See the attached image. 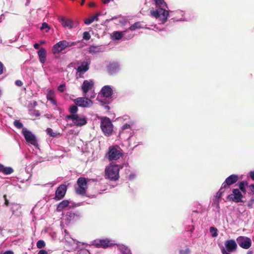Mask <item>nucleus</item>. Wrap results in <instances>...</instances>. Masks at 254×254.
<instances>
[{
    "instance_id": "obj_1",
    "label": "nucleus",
    "mask_w": 254,
    "mask_h": 254,
    "mask_svg": "<svg viewBox=\"0 0 254 254\" xmlns=\"http://www.w3.org/2000/svg\"><path fill=\"white\" fill-rule=\"evenodd\" d=\"M157 7L156 10H150L151 15L158 19L161 23L164 24L168 19L169 12L165 8L167 4L164 0H154Z\"/></svg>"
},
{
    "instance_id": "obj_2",
    "label": "nucleus",
    "mask_w": 254,
    "mask_h": 254,
    "mask_svg": "<svg viewBox=\"0 0 254 254\" xmlns=\"http://www.w3.org/2000/svg\"><path fill=\"white\" fill-rule=\"evenodd\" d=\"M123 151L118 145H112L109 147L108 151L105 155V158L109 161H116L123 157Z\"/></svg>"
},
{
    "instance_id": "obj_3",
    "label": "nucleus",
    "mask_w": 254,
    "mask_h": 254,
    "mask_svg": "<svg viewBox=\"0 0 254 254\" xmlns=\"http://www.w3.org/2000/svg\"><path fill=\"white\" fill-rule=\"evenodd\" d=\"M120 167L118 165H110L105 169V177L111 181H116L119 178Z\"/></svg>"
},
{
    "instance_id": "obj_4",
    "label": "nucleus",
    "mask_w": 254,
    "mask_h": 254,
    "mask_svg": "<svg viewBox=\"0 0 254 254\" xmlns=\"http://www.w3.org/2000/svg\"><path fill=\"white\" fill-rule=\"evenodd\" d=\"M100 127L105 135L109 136L112 135L113 131V125L110 118H101Z\"/></svg>"
},
{
    "instance_id": "obj_5",
    "label": "nucleus",
    "mask_w": 254,
    "mask_h": 254,
    "mask_svg": "<svg viewBox=\"0 0 254 254\" xmlns=\"http://www.w3.org/2000/svg\"><path fill=\"white\" fill-rule=\"evenodd\" d=\"M76 42H68L66 40H62L58 42L54 45L53 48V53L54 54L59 53L68 47H71L76 45Z\"/></svg>"
},
{
    "instance_id": "obj_6",
    "label": "nucleus",
    "mask_w": 254,
    "mask_h": 254,
    "mask_svg": "<svg viewBox=\"0 0 254 254\" xmlns=\"http://www.w3.org/2000/svg\"><path fill=\"white\" fill-rule=\"evenodd\" d=\"M94 245L97 248L108 249L117 245L115 241L108 238L97 239L94 241Z\"/></svg>"
},
{
    "instance_id": "obj_7",
    "label": "nucleus",
    "mask_w": 254,
    "mask_h": 254,
    "mask_svg": "<svg viewBox=\"0 0 254 254\" xmlns=\"http://www.w3.org/2000/svg\"><path fill=\"white\" fill-rule=\"evenodd\" d=\"M90 180L84 177H80L77 181L78 187L75 189V192L78 194L84 195L87 189V181Z\"/></svg>"
},
{
    "instance_id": "obj_8",
    "label": "nucleus",
    "mask_w": 254,
    "mask_h": 254,
    "mask_svg": "<svg viewBox=\"0 0 254 254\" xmlns=\"http://www.w3.org/2000/svg\"><path fill=\"white\" fill-rule=\"evenodd\" d=\"M65 118L72 120L74 126L81 127L87 124V119L85 117H81L78 115H67Z\"/></svg>"
},
{
    "instance_id": "obj_9",
    "label": "nucleus",
    "mask_w": 254,
    "mask_h": 254,
    "mask_svg": "<svg viewBox=\"0 0 254 254\" xmlns=\"http://www.w3.org/2000/svg\"><path fill=\"white\" fill-rule=\"evenodd\" d=\"M59 20L64 27L67 28L69 29L75 28L79 25V23L77 21H73L70 19L64 17H59Z\"/></svg>"
},
{
    "instance_id": "obj_10",
    "label": "nucleus",
    "mask_w": 254,
    "mask_h": 254,
    "mask_svg": "<svg viewBox=\"0 0 254 254\" xmlns=\"http://www.w3.org/2000/svg\"><path fill=\"white\" fill-rule=\"evenodd\" d=\"M232 194H230L228 195V199L237 203L243 202L242 199L243 195L238 189H233L232 190Z\"/></svg>"
},
{
    "instance_id": "obj_11",
    "label": "nucleus",
    "mask_w": 254,
    "mask_h": 254,
    "mask_svg": "<svg viewBox=\"0 0 254 254\" xmlns=\"http://www.w3.org/2000/svg\"><path fill=\"white\" fill-rule=\"evenodd\" d=\"M239 245L244 249H248L252 246V241L250 238L245 236H239L237 238Z\"/></svg>"
},
{
    "instance_id": "obj_12",
    "label": "nucleus",
    "mask_w": 254,
    "mask_h": 254,
    "mask_svg": "<svg viewBox=\"0 0 254 254\" xmlns=\"http://www.w3.org/2000/svg\"><path fill=\"white\" fill-rule=\"evenodd\" d=\"M75 104L79 107L83 108L90 107L92 105V101L88 98L78 97L74 100Z\"/></svg>"
},
{
    "instance_id": "obj_13",
    "label": "nucleus",
    "mask_w": 254,
    "mask_h": 254,
    "mask_svg": "<svg viewBox=\"0 0 254 254\" xmlns=\"http://www.w3.org/2000/svg\"><path fill=\"white\" fill-rule=\"evenodd\" d=\"M23 134L25 140L31 144L35 146L37 145V142L35 136L26 128H23L22 130Z\"/></svg>"
},
{
    "instance_id": "obj_14",
    "label": "nucleus",
    "mask_w": 254,
    "mask_h": 254,
    "mask_svg": "<svg viewBox=\"0 0 254 254\" xmlns=\"http://www.w3.org/2000/svg\"><path fill=\"white\" fill-rule=\"evenodd\" d=\"M239 180V177L235 174H232L227 177L225 182L222 184V188L230 189V186L236 183Z\"/></svg>"
},
{
    "instance_id": "obj_15",
    "label": "nucleus",
    "mask_w": 254,
    "mask_h": 254,
    "mask_svg": "<svg viewBox=\"0 0 254 254\" xmlns=\"http://www.w3.org/2000/svg\"><path fill=\"white\" fill-rule=\"evenodd\" d=\"M67 190L65 185H61L56 190L54 198L59 200L62 199L64 196Z\"/></svg>"
},
{
    "instance_id": "obj_16",
    "label": "nucleus",
    "mask_w": 254,
    "mask_h": 254,
    "mask_svg": "<svg viewBox=\"0 0 254 254\" xmlns=\"http://www.w3.org/2000/svg\"><path fill=\"white\" fill-rule=\"evenodd\" d=\"M93 86L94 82L92 80H85L81 86L83 95L85 96L87 92L93 87Z\"/></svg>"
},
{
    "instance_id": "obj_17",
    "label": "nucleus",
    "mask_w": 254,
    "mask_h": 254,
    "mask_svg": "<svg viewBox=\"0 0 254 254\" xmlns=\"http://www.w3.org/2000/svg\"><path fill=\"white\" fill-rule=\"evenodd\" d=\"M47 91L46 98L47 100L50 101L53 105L57 106V102L56 100V94L55 91L53 89H48Z\"/></svg>"
},
{
    "instance_id": "obj_18",
    "label": "nucleus",
    "mask_w": 254,
    "mask_h": 254,
    "mask_svg": "<svg viewBox=\"0 0 254 254\" xmlns=\"http://www.w3.org/2000/svg\"><path fill=\"white\" fill-rule=\"evenodd\" d=\"M225 250L228 252H235L237 249V245L235 240H229L226 241L225 244Z\"/></svg>"
},
{
    "instance_id": "obj_19",
    "label": "nucleus",
    "mask_w": 254,
    "mask_h": 254,
    "mask_svg": "<svg viewBox=\"0 0 254 254\" xmlns=\"http://www.w3.org/2000/svg\"><path fill=\"white\" fill-rule=\"evenodd\" d=\"M90 61H84L81 62L80 65H79L76 69L77 71L79 73H84L89 69V65L90 64Z\"/></svg>"
},
{
    "instance_id": "obj_20",
    "label": "nucleus",
    "mask_w": 254,
    "mask_h": 254,
    "mask_svg": "<svg viewBox=\"0 0 254 254\" xmlns=\"http://www.w3.org/2000/svg\"><path fill=\"white\" fill-rule=\"evenodd\" d=\"M101 93L103 97L109 98L113 94V90L109 85H106L102 87Z\"/></svg>"
},
{
    "instance_id": "obj_21",
    "label": "nucleus",
    "mask_w": 254,
    "mask_h": 254,
    "mask_svg": "<svg viewBox=\"0 0 254 254\" xmlns=\"http://www.w3.org/2000/svg\"><path fill=\"white\" fill-rule=\"evenodd\" d=\"M119 68V65L117 63H110L107 67V71L110 74L116 72Z\"/></svg>"
},
{
    "instance_id": "obj_22",
    "label": "nucleus",
    "mask_w": 254,
    "mask_h": 254,
    "mask_svg": "<svg viewBox=\"0 0 254 254\" xmlns=\"http://www.w3.org/2000/svg\"><path fill=\"white\" fill-rule=\"evenodd\" d=\"M38 55L40 62L42 64L45 63L46 60V51L45 48H41L38 52Z\"/></svg>"
},
{
    "instance_id": "obj_23",
    "label": "nucleus",
    "mask_w": 254,
    "mask_h": 254,
    "mask_svg": "<svg viewBox=\"0 0 254 254\" xmlns=\"http://www.w3.org/2000/svg\"><path fill=\"white\" fill-rule=\"evenodd\" d=\"M69 204V201L67 200H64L61 202L57 206V211L58 212H61L63 209L68 206Z\"/></svg>"
},
{
    "instance_id": "obj_24",
    "label": "nucleus",
    "mask_w": 254,
    "mask_h": 254,
    "mask_svg": "<svg viewBox=\"0 0 254 254\" xmlns=\"http://www.w3.org/2000/svg\"><path fill=\"white\" fill-rule=\"evenodd\" d=\"M28 113L32 117L37 118L39 117L40 115L39 111L34 109H29Z\"/></svg>"
},
{
    "instance_id": "obj_25",
    "label": "nucleus",
    "mask_w": 254,
    "mask_h": 254,
    "mask_svg": "<svg viewBox=\"0 0 254 254\" xmlns=\"http://www.w3.org/2000/svg\"><path fill=\"white\" fill-rule=\"evenodd\" d=\"M101 52L99 46H91L89 48V52L91 54H95Z\"/></svg>"
},
{
    "instance_id": "obj_26",
    "label": "nucleus",
    "mask_w": 254,
    "mask_h": 254,
    "mask_svg": "<svg viewBox=\"0 0 254 254\" xmlns=\"http://www.w3.org/2000/svg\"><path fill=\"white\" fill-rule=\"evenodd\" d=\"M248 185V183L247 181H242L239 184V187L240 190L243 193H245L246 192V190L245 188V186H247Z\"/></svg>"
},
{
    "instance_id": "obj_27",
    "label": "nucleus",
    "mask_w": 254,
    "mask_h": 254,
    "mask_svg": "<svg viewBox=\"0 0 254 254\" xmlns=\"http://www.w3.org/2000/svg\"><path fill=\"white\" fill-rule=\"evenodd\" d=\"M123 36V32L120 31H115L113 33V38L114 40H120Z\"/></svg>"
},
{
    "instance_id": "obj_28",
    "label": "nucleus",
    "mask_w": 254,
    "mask_h": 254,
    "mask_svg": "<svg viewBox=\"0 0 254 254\" xmlns=\"http://www.w3.org/2000/svg\"><path fill=\"white\" fill-rule=\"evenodd\" d=\"M141 27V26L140 22H136L134 23L133 24H132V25H131L129 27V29L131 31H133L136 29H139Z\"/></svg>"
},
{
    "instance_id": "obj_29",
    "label": "nucleus",
    "mask_w": 254,
    "mask_h": 254,
    "mask_svg": "<svg viewBox=\"0 0 254 254\" xmlns=\"http://www.w3.org/2000/svg\"><path fill=\"white\" fill-rule=\"evenodd\" d=\"M76 106V105L70 106L69 111L71 114L70 115H78V114H76L78 111V108Z\"/></svg>"
},
{
    "instance_id": "obj_30",
    "label": "nucleus",
    "mask_w": 254,
    "mask_h": 254,
    "mask_svg": "<svg viewBox=\"0 0 254 254\" xmlns=\"http://www.w3.org/2000/svg\"><path fill=\"white\" fill-rule=\"evenodd\" d=\"M119 249L121 250L123 254H131L130 251L127 247L125 246H120Z\"/></svg>"
},
{
    "instance_id": "obj_31",
    "label": "nucleus",
    "mask_w": 254,
    "mask_h": 254,
    "mask_svg": "<svg viewBox=\"0 0 254 254\" xmlns=\"http://www.w3.org/2000/svg\"><path fill=\"white\" fill-rule=\"evenodd\" d=\"M46 131L47 133L52 137H55L60 134V133L54 132L51 128H47Z\"/></svg>"
},
{
    "instance_id": "obj_32",
    "label": "nucleus",
    "mask_w": 254,
    "mask_h": 254,
    "mask_svg": "<svg viewBox=\"0 0 254 254\" xmlns=\"http://www.w3.org/2000/svg\"><path fill=\"white\" fill-rule=\"evenodd\" d=\"M13 171L14 170L11 167L4 166L2 173L5 175H9L12 173Z\"/></svg>"
},
{
    "instance_id": "obj_33",
    "label": "nucleus",
    "mask_w": 254,
    "mask_h": 254,
    "mask_svg": "<svg viewBox=\"0 0 254 254\" xmlns=\"http://www.w3.org/2000/svg\"><path fill=\"white\" fill-rule=\"evenodd\" d=\"M14 126L18 129H21L23 127V125L18 120H15L13 122Z\"/></svg>"
},
{
    "instance_id": "obj_34",
    "label": "nucleus",
    "mask_w": 254,
    "mask_h": 254,
    "mask_svg": "<svg viewBox=\"0 0 254 254\" xmlns=\"http://www.w3.org/2000/svg\"><path fill=\"white\" fill-rule=\"evenodd\" d=\"M217 229L214 227H211L210 228V232L211 233V235L213 237L217 236Z\"/></svg>"
},
{
    "instance_id": "obj_35",
    "label": "nucleus",
    "mask_w": 254,
    "mask_h": 254,
    "mask_svg": "<svg viewBox=\"0 0 254 254\" xmlns=\"http://www.w3.org/2000/svg\"><path fill=\"white\" fill-rule=\"evenodd\" d=\"M37 247L39 249H42L45 246V243L43 240H40L37 242Z\"/></svg>"
},
{
    "instance_id": "obj_36",
    "label": "nucleus",
    "mask_w": 254,
    "mask_h": 254,
    "mask_svg": "<svg viewBox=\"0 0 254 254\" xmlns=\"http://www.w3.org/2000/svg\"><path fill=\"white\" fill-rule=\"evenodd\" d=\"M83 38L85 40H89L91 38L89 33L87 31L84 32L83 33Z\"/></svg>"
},
{
    "instance_id": "obj_37",
    "label": "nucleus",
    "mask_w": 254,
    "mask_h": 254,
    "mask_svg": "<svg viewBox=\"0 0 254 254\" xmlns=\"http://www.w3.org/2000/svg\"><path fill=\"white\" fill-rule=\"evenodd\" d=\"M224 189H225V188H222V186L221 188L219 190V191L217 193V197L218 198H220L222 195V193L224 192L225 190Z\"/></svg>"
},
{
    "instance_id": "obj_38",
    "label": "nucleus",
    "mask_w": 254,
    "mask_h": 254,
    "mask_svg": "<svg viewBox=\"0 0 254 254\" xmlns=\"http://www.w3.org/2000/svg\"><path fill=\"white\" fill-rule=\"evenodd\" d=\"M93 20L92 17L85 19L84 21V23L86 25H89L93 22Z\"/></svg>"
},
{
    "instance_id": "obj_39",
    "label": "nucleus",
    "mask_w": 254,
    "mask_h": 254,
    "mask_svg": "<svg viewBox=\"0 0 254 254\" xmlns=\"http://www.w3.org/2000/svg\"><path fill=\"white\" fill-rule=\"evenodd\" d=\"M190 250L189 248H187L185 250H180V254H190Z\"/></svg>"
},
{
    "instance_id": "obj_40",
    "label": "nucleus",
    "mask_w": 254,
    "mask_h": 254,
    "mask_svg": "<svg viewBox=\"0 0 254 254\" xmlns=\"http://www.w3.org/2000/svg\"><path fill=\"white\" fill-rule=\"evenodd\" d=\"M46 28L48 29V30H46V32H48V30L50 29L49 26L48 24L47 23L44 22L42 24V26L41 27V30H43V29H46Z\"/></svg>"
},
{
    "instance_id": "obj_41",
    "label": "nucleus",
    "mask_w": 254,
    "mask_h": 254,
    "mask_svg": "<svg viewBox=\"0 0 254 254\" xmlns=\"http://www.w3.org/2000/svg\"><path fill=\"white\" fill-rule=\"evenodd\" d=\"M37 105V102L36 101H33V103H30L28 105L29 109H34V108Z\"/></svg>"
},
{
    "instance_id": "obj_42",
    "label": "nucleus",
    "mask_w": 254,
    "mask_h": 254,
    "mask_svg": "<svg viewBox=\"0 0 254 254\" xmlns=\"http://www.w3.org/2000/svg\"><path fill=\"white\" fill-rule=\"evenodd\" d=\"M65 87L64 84H61L58 87V89L59 91L63 92L64 91V87Z\"/></svg>"
},
{
    "instance_id": "obj_43",
    "label": "nucleus",
    "mask_w": 254,
    "mask_h": 254,
    "mask_svg": "<svg viewBox=\"0 0 254 254\" xmlns=\"http://www.w3.org/2000/svg\"><path fill=\"white\" fill-rule=\"evenodd\" d=\"M130 126L127 124L124 125L122 127V131H124L125 130H126L127 129H130Z\"/></svg>"
},
{
    "instance_id": "obj_44",
    "label": "nucleus",
    "mask_w": 254,
    "mask_h": 254,
    "mask_svg": "<svg viewBox=\"0 0 254 254\" xmlns=\"http://www.w3.org/2000/svg\"><path fill=\"white\" fill-rule=\"evenodd\" d=\"M222 254H231V253H232V252H228L227 250H225V249L224 247H222L221 249Z\"/></svg>"
},
{
    "instance_id": "obj_45",
    "label": "nucleus",
    "mask_w": 254,
    "mask_h": 254,
    "mask_svg": "<svg viewBox=\"0 0 254 254\" xmlns=\"http://www.w3.org/2000/svg\"><path fill=\"white\" fill-rule=\"evenodd\" d=\"M75 215V213L72 212H68L67 214V216H68L70 219L72 218H74Z\"/></svg>"
},
{
    "instance_id": "obj_46",
    "label": "nucleus",
    "mask_w": 254,
    "mask_h": 254,
    "mask_svg": "<svg viewBox=\"0 0 254 254\" xmlns=\"http://www.w3.org/2000/svg\"><path fill=\"white\" fill-rule=\"evenodd\" d=\"M15 83L17 86H19V87H20V86H22V85H23L22 82L20 80H16Z\"/></svg>"
},
{
    "instance_id": "obj_47",
    "label": "nucleus",
    "mask_w": 254,
    "mask_h": 254,
    "mask_svg": "<svg viewBox=\"0 0 254 254\" xmlns=\"http://www.w3.org/2000/svg\"><path fill=\"white\" fill-rule=\"evenodd\" d=\"M3 64L0 61V74H2L3 73Z\"/></svg>"
},
{
    "instance_id": "obj_48",
    "label": "nucleus",
    "mask_w": 254,
    "mask_h": 254,
    "mask_svg": "<svg viewBox=\"0 0 254 254\" xmlns=\"http://www.w3.org/2000/svg\"><path fill=\"white\" fill-rule=\"evenodd\" d=\"M3 198H4V200H5V202H4L6 206H8L9 201H8V199H7L6 195L5 194L3 195Z\"/></svg>"
},
{
    "instance_id": "obj_49",
    "label": "nucleus",
    "mask_w": 254,
    "mask_h": 254,
    "mask_svg": "<svg viewBox=\"0 0 254 254\" xmlns=\"http://www.w3.org/2000/svg\"><path fill=\"white\" fill-rule=\"evenodd\" d=\"M38 254H48V252L45 250H40Z\"/></svg>"
},
{
    "instance_id": "obj_50",
    "label": "nucleus",
    "mask_w": 254,
    "mask_h": 254,
    "mask_svg": "<svg viewBox=\"0 0 254 254\" xmlns=\"http://www.w3.org/2000/svg\"><path fill=\"white\" fill-rule=\"evenodd\" d=\"M250 176L254 181V171H252L250 173Z\"/></svg>"
},
{
    "instance_id": "obj_51",
    "label": "nucleus",
    "mask_w": 254,
    "mask_h": 254,
    "mask_svg": "<svg viewBox=\"0 0 254 254\" xmlns=\"http://www.w3.org/2000/svg\"><path fill=\"white\" fill-rule=\"evenodd\" d=\"M249 187L250 188L251 190L254 193V183L251 184Z\"/></svg>"
},
{
    "instance_id": "obj_52",
    "label": "nucleus",
    "mask_w": 254,
    "mask_h": 254,
    "mask_svg": "<svg viewBox=\"0 0 254 254\" xmlns=\"http://www.w3.org/2000/svg\"><path fill=\"white\" fill-rule=\"evenodd\" d=\"M4 166L1 164H0V173H3Z\"/></svg>"
},
{
    "instance_id": "obj_53",
    "label": "nucleus",
    "mask_w": 254,
    "mask_h": 254,
    "mask_svg": "<svg viewBox=\"0 0 254 254\" xmlns=\"http://www.w3.org/2000/svg\"><path fill=\"white\" fill-rule=\"evenodd\" d=\"M92 17L93 18V21L96 20L98 21L99 20L98 17L96 15L92 16Z\"/></svg>"
},
{
    "instance_id": "obj_54",
    "label": "nucleus",
    "mask_w": 254,
    "mask_h": 254,
    "mask_svg": "<svg viewBox=\"0 0 254 254\" xmlns=\"http://www.w3.org/2000/svg\"><path fill=\"white\" fill-rule=\"evenodd\" d=\"M95 5L96 4L94 2H91L89 3L88 6L89 7H94Z\"/></svg>"
},
{
    "instance_id": "obj_55",
    "label": "nucleus",
    "mask_w": 254,
    "mask_h": 254,
    "mask_svg": "<svg viewBox=\"0 0 254 254\" xmlns=\"http://www.w3.org/2000/svg\"><path fill=\"white\" fill-rule=\"evenodd\" d=\"M34 47L35 49H39V47H40V45L38 43H35L34 45Z\"/></svg>"
},
{
    "instance_id": "obj_56",
    "label": "nucleus",
    "mask_w": 254,
    "mask_h": 254,
    "mask_svg": "<svg viewBox=\"0 0 254 254\" xmlns=\"http://www.w3.org/2000/svg\"><path fill=\"white\" fill-rule=\"evenodd\" d=\"M3 254H14V253L12 251H7L5 252Z\"/></svg>"
},
{
    "instance_id": "obj_57",
    "label": "nucleus",
    "mask_w": 254,
    "mask_h": 254,
    "mask_svg": "<svg viewBox=\"0 0 254 254\" xmlns=\"http://www.w3.org/2000/svg\"><path fill=\"white\" fill-rule=\"evenodd\" d=\"M85 1V0H82L81 2V5H82L84 4V2Z\"/></svg>"
},
{
    "instance_id": "obj_58",
    "label": "nucleus",
    "mask_w": 254,
    "mask_h": 254,
    "mask_svg": "<svg viewBox=\"0 0 254 254\" xmlns=\"http://www.w3.org/2000/svg\"><path fill=\"white\" fill-rule=\"evenodd\" d=\"M248 254H253V251H249L248 252Z\"/></svg>"
},
{
    "instance_id": "obj_59",
    "label": "nucleus",
    "mask_w": 254,
    "mask_h": 254,
    "mask_svg": "<svg viewBox=\"0 0 254 254\" xmlns=\"http://www.w3.org/2000/svg\"><path fill=\"white\" fill-rule=\"evenodd\" d=\"M96 15L98 17H99V16L101 15V13H100V12H97V13L96 14Z\"/></svg>"
},
{
    "instance_id": "obj_60",
    "label": "nucleus",
    "mask_w": 254,
    "mask_h": 254,
    "mask_svg": "<svg viewBox=\"0 0 254 254\" xmlns=\"http://www.w3.org/2000/svg\"><path fill=\"white\" fill-rule=\"evenodd\" d=\"M45 43V41H40V43H41V44H44Z\"/></svg>"
},
{
    "instance_id": "obj_61",
    "label": "nucleus",
    "mask_w": 254,
    "mask_h": 254,
    "mask_svg": "<svg viewBox=\"0 0 254 254\" xmlns=\"http://www.w3.org/2000/svg\"><path fill=\"white\" fill-rule=\"evenodd\" d=\"M194 229V227H193V226H192V229H191L190 231H191V232H192V231H193Z\"/></svg>"
},
{
    "instance_id": "obj_62",
    "label": "nucleus",
    "mask_w": 254,
    "mask_h": 254,
    "mask_svg": "<svg viewBox=\"0 0 254 254\" xmlns=\"http://www.w3.org/2000/svg\"><path fill=\"white\" fill-rule=\"evenodd\" d=\"M45 116L47 117V118H49V117H48V115H45Z\"/></svg>"
},
{
    "instance_id": "obj_63",
    "label": "nucleus",
    "mask_w": 254,
    "mask_h": 254,
    "mask_svg": "<svg viewBox=\"0 0 254 254\" xmlns=\"http://www.w3.org/2000/svg\"><path fill=\"white\" fill-rule=\"evenodd\" d=\"M117 17H113L112 19H116Z\"/></svg>"
}]
</instances>
